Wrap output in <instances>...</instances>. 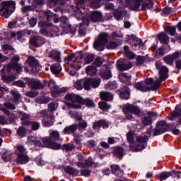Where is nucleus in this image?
Wrapping results in <instances>:
<instances>
[{
    "instance_id": "nucleus-1",
    "label": "nucleus",
    "mask_w": 181,
    "mask_h": 181,
    "mask_svg": "<svg viewBox=\"0 0 181 181\" xmlns=\"http://www.w3.org/2000/svg\"><path fill=\"white\" fill-rule=\"evenodd\" d=\"M156 67L158 70H159L160 79H156L154 83L150 88L146 86L144 82H139L135 83L134 88H136V90L143 91V93H145L149 90H152V91H156V90L159 88L162 81L168 78V73H169V69L168 67L162 66V63H160V62H156Z\"/></svg>"
},
{
    "instance_id": "nucleus-2",
    "label": "nucleus",
    "mask_w": 181,
    "mask_h": 181,
    "mask_svg": "<svg viewBox=\"0 0 181 181\" xmlns=\"http://www.w3.org/2000/svg\"><path fill=\"white\" fill-rule=\"evenodd\" d=\"M60 139V134L59 132L54 131L49 134V137H44L42 142L46 148H50L51 149H60L62 146L55 143V141Z\"/></svg>"
},
{
    "instance_id": "nucleus-3",
    "label": "nucleus",
    "mask_w": 181,
    "mask_h": 181,
    "mask_svg": "<svg viewBox=\"0 0 181 181\" xmlns=\"http://www.w3.org/2000/svg\"><path fill=\"white\" fill-rule=\"evenodd\" d=\"M154 4L153 0H133V4L129 6V8L132 11H146L152 9ZM141 6V9H139Z\"/></svg>"
},
{
    "instance_id": "nucleus-4",
    "label": "nucleus",
    "mask_w": 181,
    "mask_h": 181,
    "mask_svg": "<svg viewBox=\"0 0 181 181\" xmlns=\"http://www.w3.org/2000/svg\"><path fill=\"white\" fill-rule=\"evenodd\" d=\"M142 110L136 106L131 104H127L123 107V112L126 115V119L132 120L134 119V116H132V114L134 115H137V117H139L141 115V112Z\"/></svg>"
},
{
    "instance_id": "nucleus-5",
    "label": "nucleus",
    "mask_w": 181,
    "mask_h": 181,
    "mask_svg": "<svg viewBox=\"0 0 181 181\" xmlns=\"http://www.w3.org/2000/svg\"><path fill=\"white\" fill-rule=\"evenodd\" d=\"M65 100L70 101L68 105L70 108H74L75 110H78L81 108V103H83V98L80 97L78 95L74 93L67 94L64 97Z\"/></svg>"
},
{
    "instance_id": "nucleus-6",
    "label": "nucleus",
    "mask_w": 181,
    "mask_h": 181,
    "mask_svg": "<svg viewBox=\"0 0 181 181\" xmlns=\"http://www.w3.org/2000/svg\"><path fill=\"white\" fill-rule=\"evenodd\" d=\"M83 55L76 57L74 54L69 55L68 57L64 59V62L66 64H69L71 69L74 70H78L81 67V62H83Z\"/></svg>"
},
{
    "instance_id": "nucleus-7",
    "label": "nucleus",
    "mask_w": 181,
    "mask_h": 181,
    "mask_svg": "<svg viewBox=\"0 0 181 181\" xmlns=\"http://www.w3.org/2000/svg\"><path fill=\"white\" fill-rule=\"evenodd\" d=\"M127 139L129 144V149L134 152H138V151H142L145 149V145L136 144L135 141V134L132 132H129L127 134Z\"/></svg>"
},
{
    "instance_id": "nucleus-8",
    "label": "nucleus",
    "mask_w": 181,
    "mask_h": 181,
    "mask_svg": "<svg viewBox=\"0 0 181 181\" xmlns=\"http://www.w3.org/2000/svg\"><path fill=\"white\" fill-rule=\"evenodd\" d=\"M15 9V2L4 1L0 4V14L5 18H8L10 13L13 12Z\"/></svg>"
},
{
    "instance_id": "nucleus-9",
    "label": "nucleus",
    "mask_w": 181,
    "mask_h": 181,
    "mask_svg": "<svg viewBox=\"0 0 181 181\" xmlns=\"http://www.w3.org/2000/svg\"><path fill=\"white\" fill-rule=\"evenodd\" d=\"M108 37H110V35L105 33L99 35L98 39L93 43L94 49L99 52L104 50V45L108 42Z\"/></svg>"
},
{
    "instance_id": "nucleus-10",
    "label": "nucleus",
    "mask_w": 181,
    "mask_h": 181,
    "mask_svg": "<svg viewBox=\"0 0 181 181\" xmlns=\"http://www.w3.org/2000/svg\"><path fill=\"white\" fill-rule=\"evenodd\" d=\"M83 88L85 90H88L91 89V86L93 88H97L101 83V79L100 78H84L83 79Z\"/></svg>"
},
{
    "instance_id": "nucleus-11",
    "label": "nucleus",
    "mask_w": 181,
    "mask_h": 181,
    "mask_svg": "<svg viewBox=\"0 0 181 181\" xmlns=\"http://www.w3.org/2000/svg\"><path fill=\"white\" fill-rule=\"evenodd\" d=\"M44 84L45 86H48V87H49L53 95L54 96H57V94H62V93H66V91H67V89L65 88H59V86L56 85V83H54L53 81L49 83L45 81Z\"/></svg>"
},
{
    "instance_id": "nucleus-12",
    "label": "nucleus",
    "mask_w": 181,
    "mask_h": 181,
    "mask_svg": "<svg viewBox=\"0 0 181 181\" xmlns=\"http://www.w3.org/2000/svg\"><path fill=\"white\" fill-rule=\"evenodd\" d=\"M169 128V125L166 123V122L161 120L157 123V127L154 129L153 136H156L158 135H162L164 132L168 131Z\"/></svg>"
},
{
    "instance_id": "nucleus-13",
    "label": "nucleus",
    "mask_w": 181,
    "mask_h": 181,
    "mask_svg": "<svg viewBox=\"0 0 181 181\" xmlns=\"http://www.w3.org/2000/svg\"><path fill=\"white\" fill-rule=\"evenodd\" d=\"M26 63L32 68L33 73H37L41 69L39 62L34 57H29L26 60Z\"/></svg>"
},
{
    "instance_id": "nucleus-14",
    "label": "nucleus",
    "mask_w": 181,
    "mask_h": 181,
    "mask_svg": "<svg viewBox=\"0 0 181 181\" xmlns=\"http://www.w3.org/2000/svg\"><path fill=\"white\" fill-rule=\"evenodd\" d=\"M110 127V122L105 119L98 120L93 124V129L95 131H100V128L107 129Z\"/></svg>"
},
{
    "instance_id": "nucleus-15",
    "label": "nucleus",
    "mask_w": 181,
    "mask_h": 181,
    "mask_svg": "<svg viewBox=\"0 0 181 181\" xmlns=\"http://www.w3.org/2000/svg\"><path fill=\"white\" fill-rule=\"evenodd\" d=\"M6 72L9 73V71H8L6 66H4L3 69L0 70V76L1 77V80L4 83H12V81H13L16 78L15 76H6Z\"/></svg>"
},
{
    "instance_id": "nucleus-16",
    "label": "nucleus",
    "mask_w": 181,
    "mask_h": 181,
    "mask_svg": "<svg viewBox=\"0 0 181 181\" xmlns=\"http://www.w3.org/2000/svg\"><path fill=\"white\" fill-rule=\"evenodd\" d=\"M178 124L181 125V104L177 105L175 110L168 116V119L170 121H175L177 118H179Z\"/></svg>"
},
{
    "instance_id": "nucleus-17",
    "label": "nucleus",
    "mask_w": 181,
    "mask_h": 181,
    "mask_svg": "<svg viewBox=\"0 0 181 181\" xmlns=\"http://www.w3.org/2000/svg\"><path fill=\"white\" fill-rule=\"evenodd\" d=\"M130 42H132V47L134 49L139 47V50H144L145 48V44L142 42V40L132 35L130 37Z\"/></svg>"
},
{
    "instance_id": "nucleus-18",
    "label": "nucleus",
    "mask_w": 181,
    "mask_h": 181,
    "mask_svg": "<svg viewBox=\"0 0 181 181\" xmlns=\"http://www.w3.org/2000/svg\"><path fill=\"white\" fill-rule=\"evenodd\" d=\"M30 43L35 46V47H40V46L46 43V40L39 35L34 36L30 40Z\"/></svg>"
},
{
    "instance_id": "nucleus-19",
    "label": "nucleus",
    "mask_w": 181,
    "mask_h": 181,
    "mask_svg": "<svg viewBox=\"0 0 181 181\" xmlns=\"http://www.w3.org/2000/svg\"><path fill=\"white\" fill-rule=\"evenodd\" d=\"M16 156V162L17 165H26L30 160L29 156L26 153H18Z\"/></svg>"
},
{
    "instance_id": "nucleus-20",
    "label": "nucleus",
    "mask_w": 181,
    "mask_h": 181,
    "mask_svg": "<svg viewBox=\"0 0 181 181\" xmlns=\"http://www.w3.org/2000/svg\"><path fill=\"white\" fill-rule=\"evenodd\" d=\"M41 35L44 36H49V37H54V36H59V28L57 27H53L50 31H47L46 29L42 28L40 30Z\"/></svg>"
},
{
    "instance_id": "nucleus-21",
    "label": "nucleus",
    "mask_w": 181,
    "mask_h": 181,
    "mask_svg": "<svg viewBox=\"0 0 181 181\" xmlns=\"http://www.w3.org/2000/svg\"><path fill=\"white\" fill-rule=\"evenodd\" d=\"M92 22H104V18H103V13L100 11H93L90 16Z\"/></svg>"
},
{
    "instance_id": "nucleus-22",
    "label": "nucleus",
    "mask_w": 181,
    "mask_h": 181,
    "mask_svg": "<svg viewBox=\"0 0 181 181\" xmlns=\"http://www.w3.org/2000/svg\"><path fill=\"white\" fill-rule=\"evenodd\" d=\"M110 169L112 173H113V175L115 176H117L118 177H122V176H124V171L121 170L119 165L113 164L110 166Z\"/></svg>"
},
{
    "instance_id": "nucleus-23",
    "label": "nucleus",
    "mask_w": 181,
    "mask_h": 181,
    "mask_svg": "<svg viewBox=\"0 0 181 181\" xmlns=\"http://www.w3.org/2000/svg\"><path fill=\"white\" fill-rule=\"evenodd\" d=\"M30 88L33 90H42L45 88V86L39 80L32 81L29 83Z\"/></svg>"
},
{
    "instance_id": "nucleus-24",
    "label": "nucleus",
    "mask_w": 181,
    "mask_h": 181,
    "mask_svg": "<svg viewBox=\"0 0 181 181\" xmlns=\"http://www.w3.org/2000/svg\"><path fill=\"white\" fill-rule=\"evenodd\" d=\"M177 173H181L180 171H172V172H163L161 173L159 175L160 180H166L168 177H170V176H173V175H177Z\"/></svg>"
},
{
    "instance_id": "nucleus-25",
    "label": "nucleus",
    "mask_w": 181,
    "mask_h": 181,
    "mask_svg": "<svg viewBox=\"0 0 181 181\" xmlns=\"http://www.w3.org/2000/svg\"><path fill=\"white\" fill-rule=\"evenodd\" d=\"M11 70H16L18 73H21L22 71V66L12 62L7 66V71L11 72Z\"/></svg>"
},
{
    "instance_id": "nucleus-26",
    "label": "nucleus",
    "mask_w": 181,
    "mask_h": 181,
    "mask_svg": "<svg viewBox=\"0 0 181 181\" xmlns=\"http://www.w3.org/2000/svg\"><path fill=\"white\" fill-rule=\"evenodd\" d=\"M78 128V126L77 125V124H71L64 129V133L67 134L68 135H70V134H74V132L77 131Z\"/></svg>"
},
{
    "instance_id": "nucleus-27",
    "label": "nucleus",
    "mask_w": 181,
    "mask_h": 181,
    "mask_svg": "<svg viewBox=\"0 0 181 181\" xmlns=\"http://www.w3.org/2000/svg\"><path fill=\"white\" fill-rule=\"evenodd\" d=\"M19 115H21V124L22 125H30V121H29V118L30 116L23 112H19Z\"/></svg>"
},
{
    "instance_id": "nucleus-28",
    "label": "nucleus",
    "mask_w": 181,
    "mask_h": 181,
    "mask_svg": "<svg viewBox=\"0 0 181 181\" xmlns=\"http://www.w3.org/2000/svg\"><path fill=\"white\" fill-rule=\"evenodd\" d=\"M100 76L102 77V78H103V80H108L112 76L111 74V71L108 68L101 69L100 71Z\"/></svg>"
},
{
    "instance_id": "nucleus-29",
    "label": "nucleus",
    "mask_w": 181,
    "mask_h": 181,
    "mask_svg": "<svg viewBox=\"0 0 181 181\" xmlns=\"http://www.w3.org/2000/svg\"><path fill=\"white\" fill-rule=\"evenodd\" d=\"M119 80H120L122 83H124V84H129L131 76L128 75L127 73H121L119 75Z\"/></svg>"
},
{
    "instance_id": "nucleus-30",
    "label": "nucleus",
    "mask_w": 181,
    "mask_h": 181,
    "mask_svg": "<svg viewBox=\"0 0 181 181\" xmlns=\"http://www.w3.org/2000/svg\"><path fill=\"white\" fill-rule=\"evenodd\" d=\"M48 57L55 60L56 62H62L60 59V53L57 50H52L49 53Z\"/></svg>"
},
{
    "instance_id": "nucleus-31",
    "label": "nucleus",
    "mask_w": 181,
    "mask_h": 181,
    "mask_svg": "<svg viewBox=\"0 0 181 181\" xmlns=\"http://www.w3.org/2000/svg\"><path fill=\"white\" fill-rule=\"evenodd\" d=\"M100 98L105 101H112L113 96L110 92L103 91L100 93Z\"/></svg>"
},
{
    "instance_id": "nucleus-32",
    "label": "nucleus",
    "mask_w": 181,
    "mask_h": 181,
    "mask_svg": "<svg viewBox=\"0 0 181 181\" xmlns=\"http://www.w3.org/2000/svg\"><path fill=\"white\" fill-rule=\"evenodd\" d=\"M114 156H117L119 159H122L124 156V148L122 147H116L113 150Z\"/></svg>"
},
{
    "instance_id": "nucleus-33",
    "label": "nucleus",
    "mask_w": 181,
    "mask_h": 181,
    "mask_svg": "<svg viewBox=\"0 0 181 181\" xmlns=\"http://www.w3.org/2000/svg\"><path fill=\"white\" fill-rule=\"evenodd\" d=\"M133 64L131 62H128L127 64H118L117 69L120 71H125V70H129V69H132Z\"/></svg>"
},
{
    "instance_id": "nucleus-34",
    "label": "nucleus",
    "mask_w": 181,
    "mask_h": 181,
    "mask_svg": "<svg viewBox=\"0 0 181 181\" xmlns=\"http://www.w3.org/2000/svg\"><path fill=\"white\" fill-rule=\"evenodd\" d=\"M26 134H28V131L23 126L20 127L17 129L16 135L18 136V138H25V136H26Z\"/></svg>"
},
{
    "instance_id": "nucleus-35",
    "label": "nucleus",
    "mask_w": 181,
    "mask_h": 181,
    "mask_svg": "<svg viewBox=\"0 0 181 181\" xmlns=\"http://www.w3.org/2000/svg\"><path fill=\"white\" fill-rule=\"evenodd\" d=\"M50 70L52 74H59L62 71V66L59 64H54L51 66Z\"/></svg>"
},
{
    "instance_id": "nucleus-36",
    "label": "nucleus",
    "mask_w": 181,
    "mask_h": 181,
    "mask_svg": "<svg viewBox=\"0 0 181 181\" xmlns=\"http://www.w3.org/2000/svg\"><path fill=\"white\" fill-rule=\"evenodd\" d=\"M148 136L144 135V136H138L136 138V145H144V144H145V142L148 141Z\"/></svg>"
},
{
    "instance_id": "nucleus-37",
    "label": "nucleus",
    "mask_w": 181,
    "mask_h": 181,
    "mask_svg": "<svg viewBox=\"0 0 181 181\" xmlns=\"http://www.w3.org/2000/svg\"><path fill=\"white\" fill-rule=\"evenodd\" d=\"M119 96L122 100H128L130 97L129 88H128V87H124V90L120 92Z\"/></svg>"
},
{
    "instance_id": "nucleus-38",
    "label": "nucleus",
    "mask_w": 181,
    "mask_h": 181,
    "mask_svg": "<svg viewBox=\"0 0 181 181\" xmlns=\"http://www.w3.org/2000/svg\"><path fill=\"white\" fill-rule=\"evenodd\" d=\"M124 56H126V57H128V59H135L136 55L134 52L129 50V49L128 48V46H124Z\"/></svg>"
},
{
    "instance_id": "nucleus-39",
    "label": "nucleus",
    "mask_w": 181,
    "mask_h": 181,
    "mask_svg": "<svg viewBox=\"0 0 181 181\" xmlns=\"http://www.w3.org/2000/svg\"><path fill=\"white\" fill-rule=\"evenodd\" d=\"M86 71L88 76H95V74H97V69L93 66H88L86 67Z\"/></svg>"
},
{
    "instance_id": "nucleus-40",
    "label": "nucleus",
    "mask_w": 181,
    "mask_h": 181,
    "mask_svg": "<svg viewBox=\"0 0 181 181\" xmlns=\"http://www.w3.org/2000/svg\"><path fill=\"white\" fill-rule=\"evenodd\" d=\"M158 40H160V43L166 44L169 42V37L164 33H161L158 36Z\"/></svg>"
},
{
    "instance_id": "nucleus-41",
    "label": "nucleus",
    "mask_w": 181,
    "mask_h": 181,
    "mask_svg": "<svg viewBox=\"0 0 181 181\" xmlns=\"http://www.w3.org/2000/svg\"><path fill=\"white\" fill-rule=\"evenodd\" d=\"M33 11H35V8L31 6H25L21 8V12L25 16H29V12H33Z\"/></svg>"
},
{
    "instance_id": "nucleus-42",
    "label": "nucleus",
    "mask_w": 181,
    "mask_h": 181,
    "mask_svg": "<svg viewBox=\"0 0 181 181\" xmlns=\"http://www.w3.org/2000/svg\"><path fill=\"white\" fill-rule=\"evenodd\" d=\"M76 165L78 166V168H88L93 165V160H86L84 163L78 162L76 163Z\"/></svg>"
},
{
    "instance_id": "nucleus-43",
    "label": "nucleus",
    "mask_w": 181,
    "mask_h": 181,
    "mask_svg": "<svg viewBox=\"0 0 181 181\" xmlns=\"http://www.w3.org/2000/svg\"><path fill=\"white\" fill-rule=\"evenodd\" d=\"M16 149V155L18 156L19 153H25L26 152V148H25L24 146L18 144L15 146Z\"/></svg>"
},
{
    "instance_id": "nucleus-44",
    "label": "nucleus",
    "mask_w": 181,
    "mask_h": 181,
    "mask_svg": "<svg viewBox=\"0 0 181 181\" xmlns=\"http://www.w3.org/2000/svg\"><path fill=\"white\" fill-rule=\"evenodd\" d=\"M59 107V104L57 102H52L48 104V111L50 112H54L57 107Z\"/></svg>"
},
{
    "instance_id": "nucleus-45",
    "label": "nucleus",
    "mask_w": 181,
    "mask_h": 181,
    "mask_svg": "<svg viewBox=\"0 0 181 181\" xmlns=\"http://www.w3.org/2000/svg\"><path fill=\"white\" fill-rule=\"evenodd\" d=\"M69 115L71 118H74L75 119H77V121H81L83 119V116L81 114L77 112H69Z\"/></svg>"
},
{
    "instance_id": "nucleus-46",
    "label": "nucleus",
    "mask_w": 181,
    "mask_h": 181,
    "mask_svg": "<svg viewBox=\"0 0 181 181\" xmlns=\"http://www.w3.org/2000/svg\"><path fill=\"white\" fill-rule=\"evenodd\" d=\"M75 148L76 146H74V145L71 144H64L62 146V150L65 151L66 152H71V151H73Z\"/></svg>"
},
{
    "instance_id": "nucleus-47",
    "label": "nucleus",
    "mask_w": 181,
    "mask_h": 181,
    "mask_svg": "<svg viewBox=\"0 0 181 181\" xmlns=\"http://www.w3.org/2000/svg\"><path fill=\"white\" fill-rule=\"evenodd\" d=\"M11 95L13 97L14 103H18V101H19V100L21 99V94H19V92H18V90H12Z\"/></svg>"
},
{
    "instance_id": "nucleus-48",
    "label": "nucleus",
    "mask_w": 181,
    "mask_h": 181,
    "mask_svg": "<svg viewBox=\"0 0 181 181\" xmlns=\"http://www.w3.org/2000/svg\"><path fill=\"white\" fill-rule=\"evenodd\" d=\"M28 141L30 144H34L35 145H37V146H42V143L40 141H36V138L35 136H30L28 139Z\"/></svg>"
},
{
    "instance_id": "nucleus-49",
    "label": "nucleus",
    "mask_w": 181,
    "mask_h": 181,
    "mask_svg": "<svg viewBox=\"0 0 181 181\" xmlns=\"http://www.w3.org/2000/svg\"><path fill=\"white\" fill-rule=\"evenodd\" d=\"M99 108H100V110H103V111H107V110H110L111 108V105H108L105 102H100Z\"/></svg>"
},
{
    "instance_id": "nucleus-50",
    "label": "nucleus",
    "mask_w": 181,
    "mask_h": 181,
    "mask_svg": "<svg viewBox=\"0 0 181 181\" xmlns=\"http://www.w3.org/2000/svg\"><path fill=\"white\" fill-rule=\"evenodd\" d=\"M65 172L66 173H69V175H78V171L77 170L70 167V166H66L65 168Z\"/></svg>"
},
{
    "instance_id": "nucleus-51",
    "label": "nucleus",
    "mask_w": 181,
    "mask_h": 181,
    "mask_svg": "<svg viewBox=\"0 0 181 181\" xmlns=\"http://www.w3.org/2000/svg\"><path fill=\"white\" fill-rule=\"evenodd\" d=\"M37 115H38V117L43 118V119H46L49 118V114H48L47 110H46V109L40 111L37 113Z\"/></svg>"
},
{
    "instance_id": "nucleus-52",
    "label": "nucleus",
    "mask_w": 181,
    "mask_h": 181,
    "mask_svg": "<svg viewBox=\"0 0 181 181\" xmlns=\"http://www.w3.org/2000/svg\"><path fill=\"white\" fill-rule=\"evenodd\" d=\"M117 86L118 85L117 84L116 81L109 82L105 85V88H107V90H115Z\"/></svg>"
},
{
    "instance_id": "nucleus-53",
    "label": "nucleus",
    "mask_w": 181,
    "mask_h": 181,
    "mask_svg": "<svg viewBox=\"0 0 181 181\" xmlns=\"http://www.w3.org/2000/svg\"><path fill=\"white\" fill-rule=\"evenodd\" d=\"M82 100L83 102L81 103L80 105H81V104H85V105L86 107H94V102L93 101V100H91V99H83L82 98Z\"/></svg>"
},
{
    "instance_id": "nucleus-54",
    "label": "nucleus",
    "mask_w": 181,
    "mask_h": 181,
    "mask_svg": "<svg viewBox=\"0 0 181 181\" xmlns=\"http://www.w3.org/2000/svg\"><path fill=\"white\" fill-rule=\"evenodd\" d=\"M165 31L168 32L170 36H175L176 33V28L173 26H167L165 28Z\"/></svg>"
},
{
    "instance_id": "nucleus-55",
    "label": "nucleus",
    "mask_w": 181,
    "mask_h": 181,
    "mask_svg": "<svg viewBox=\"0 0 181 181\" xmlns=\"http://www.w3.org/2000/svg\"><path fill=\"white\" fill-rule=\"evenodd\" d=\"M163 60L166 64H169L170 66H172L173 64L174 59L171 57V55H167L163 57Z\"/></svg>"
},
{
    "instance_id": "nucleus-56",
    "label": "nucleus",
    "mask_w": 181,
    "mask_h": 181,
    "mask_svg": "<svg viewBox=\"0 0 181 181\" xmlns=\"http://www.w3.org/2000/svg\"><path fill=\"white\" fill-rule=\"evenodd\" d=\"M90 7L93 9L100 8V0H90Z\"/></svg>"
},
{
    "instance_id": "nucleus-57",
    "label": "nucleus",
    "mask_w": 181,
    "mask_h": 181,
    "mask_svg": "<svg viewBox=\"0 0 181 181\" xmlns=\"http://www.w3.org/2000/svg\"><path fill=\"white\" fill-rule=\"evenodd\" d=\"M26 97H30V98H35L39 95V92L30 90L25 93Z\"/></svg>"
},
{
    "instance_id": "nucleus-58",
    "label": "nucleus",
    "mask_w": 181,
    "mask_h": 181,
    "mask_svg": "<svg viewBox=\"0 0 181 181\" xmlns=\"http://www.w3.org/2000/svg\"><path fill=\"white\" fill-rule=\"evenodd\" d=\"M103 63H104V59L101 58V57H98L93 64L94 66H95V67H100V66H103Z\"/></svg>"
},
{
    "instance_id": "nucleus-59",
    "label": "nucleus",
    "mask_w": 181,
    "mask_h": 181,
    "mask_svg": "<svg viewBox=\"0 0 181 181\" xmlns=\"http://www.w3.org/2000/svg\"><path fill=\"white\" fill-rule=\"evenodd\" d=\"M74 87H75V88H76V90H83V79L77 81L74 83Z\"/></svg>"
},
{
    "instance_id": "nucleus-60",
    "label": "nucleus",
    "mask_w": 181,
    "mask_h": 181,
    "mask_svg": "<svg viewBox=\"0 0 181 181\" xmlns=\"http://www.w3.org/2000/svg\"><path fill=\"white\" fill-rule=\"evenodd\" d=\"M77 126L79 127V129H86L87 128L88 124L85 120H81L78 122Z\"/></svg>"
},
{
    "instance_id": "nucleus-61",
    "label": "nucleus",
    "mask_w": 181,
    "mask_h": 181,
    "mask_svg": "<svg viewBox=\"0 0 181 181\" xmlns=\"http://www.w3.org/2000/svg\"><path fill=\"white\" fill-rule=\"evenodd\" d=\"M143 125H151L152 124V119L151 117H145L142 120Z\"/></svg>"
},
{
    "instance_id": "nucleus-62",
    "label": "nucleus",
    "mask_w": 181,
    "mask_h": 181,
    "mask_svg": "<svg viewBox=\"0 0 181 181\" xmlns=\"http://www.w3.org/2000/svg\"><path fill=\"white\" fill-rule=\"evenodd\" d=\"M75 4L77 5L78 10L81 9V8L84 9V6H82L84 4V0H75Z\"/></svg>"
},
{
    "instance_id": "nucleus-63",
    "label": "nucleus",
    "mask_w": 181,
    "mask_h": 181,
    "mask_svg": "<svg viewBox=\"0 0 181 181\" xmlns=\"http://www.w3.org/2000/svg\"><path fill=\"white\" fill-rule=\"evenodd\" d=\"M117 46L118 44H117V42L112 41L107 45V49H117Z\"/></svg>"
},
{
    "instance_id": "nucleus-64",
    "label": "nucleus",
    "mask_w": 181,
    "mask_h": 181,
    "mask_svg": "<svg viewBox=\"0 0 181 181\" xmlns=\"http://www.w3.org/2000/svg\"><path fill=\"white\" fill-rule=\"evenodd\" d=\"M42 123L44 127H52L53 125L52 120H46V119H42Z\"/></svg>"
}]
</instances>
